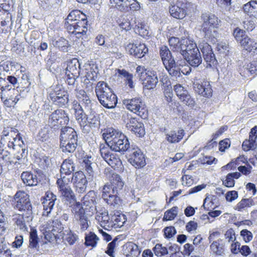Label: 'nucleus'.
<instances>
[{"label": "nucleus", "instance_id": "8", "mask_svg": "<svg viewBox=\"0 0 257 257\" xmlns=\"http://www.w3.org/2000/svg\"><path fill=\"white\" fill-rule=\"evenodd\" d=\"M123 104L127 109L142 118H146L147 117V109L145 102L141 97L125 99L123 100Z\"/></svg>", "mask_w": 257, "mask_h": 257}, {"label": "nucleus", "instance_id": "27", "mask_svg": "<svg viewBox=\"0 0 257 257\" xmlns=\"http://www.w3.org/2000/svg\"><path fill=\"white\" fill-rule=\"evenodd\" d=\"M76 132L71 127L65 126L61 128L60 135V141H70L77 140Z\"/></svg>", "mask_w": 257, "mask_h": 257}, {"label": "nucleus", "instance_id": "6", "mask_svg": "<svg viewBox=\"0 0 257 257\" xmlns=\"http://www.w3.org/2000/svg\"><path fill=\"white\" fill-rule=\"evenodd\" d=\"M160 55L169 74L174 77H179L180 75V67L176 64L169 48L166 46H162L160 49Z\"/></svg>", "mask_w": 257, "mask_h": 257}, {"label": "nucleus", "instance_id": "45", "mask_svg": "<svg viewBox=\"0 0 257 257\" xmlns=\"http://www.w3.org/2000/svg\"><path fill=\"white\" fill-rule=\"evenodd\" d=\"M111 220L113 224L112 228H116L122 226L126 221V218L125 215L118 212L117 214H114L111 216Z\"/></svg>", "mask_w": 257, "mask_h": 257}, {"label": "nucleus", "instance_id": "19", "mask_svg": "<svg viewBox=\"0 0 257 257\" xmlns=\"http://www.w3.org/2000/svg\"><path fill=\"white\" fill-rule=\"evenodd\" d=\"M95 219L104 229L109 230L112 228V220L105 209H102L100 211H97Z\"/></svg>", "mask_w": 257, "mask_h": 257}, {"label": "nucleus", "instance_id": "52", "mask_svg": "<svg viewBox=\"0 0 257 257\" xmlns=\"http://www.w3.org/2000/svg\"><path fill=\"white\" fill-rule=\"evenodd\" d=\"M52 44L54 47H58L63 51H67L68 42L65 39L60 38L52 40Z\"/></svg>", "mask_w": 257, "mask_h": 257}, {"label": "nucleus", "instance_id": "64", "mask_svg": "<svg viewBox=\"0 0 257 257\" xmlns=\"http://www.w3.org/2000/svg\"><path fill=\"white\" fill-rule=\"evenodd\" d=\"M240 235L242 237L245 242H249L253 238L252 233L247 229L242 230L240 231Z\"/></svg>", "mask_w": 257, "mask_h": 257}, {"label": "nucleus", "instance_id": "48", "mask_svg": "<svg viewBox=\"0 0 257 257\" xmlns=\"http://www.w3.org/2000/svg\"><path fill=\"white\" fill-rule=\"evenodd\" d=\"M95 69H97L96 66H93L92 67L89 66L88 68L86 69L87 71L86 72V79L84 80V82H85L86 80H95L97 77L98 73V71L95 70Z\"/></svg>", "mask_w": 257, "mask_h": 257}, {"label": "nucleus", "instance_id": "7", "mask_svg": "<svg viewBox=\"0 0 257 257\" xmlns=\"http://www.w3.org/2000/svg\"><path fill=\"white\" fill-rule=\"evenodd\" d=\"M69 121L68 114L63 109L55 110L49 115L45 125L51 130H57L63 125H67Z\"/></svg>", "mask_w": 257, "mask_h": 257}, {"label": "nucleus", "instance_id": "41", "mask_svg": "<svg viewBox=\"0 0 257 257\" xmlns=\"http://www.w3.org/2000/svg\"><path fill=\"white\" fill-rule=\"evenodd\" d=\"M60 147L64 153H73L77 146V140L74 141L70 140V141H60Z\"/></svg>", "mask_w": 257, "mask_h": 257}, {"label": "nucleus", "instance_id": "51", "mask_svg": "<svg viewBox=\"0 0 257 257\" xmlns=\"http://www.w3.org/2000/svg\"><path fill=\"white\" fill-rule=\"evenodd\" d=\"M11 251L3 238L0 239V257H11Z\"/></svg>", "mask_w": 257, "mask_h": 257}, {"label": "nucleus", "instance_id": "14", "mask_svg": "<svg viewBox=\"0 0 257 257\" xmlns=\"http://www.w3.org/2000/svg\"><path fill=\"white\" fill-rule=\"evenodd\" d=\"M126 117L128 119V121L126 123V127L127 130L138 135L139 137H143L145 133L143 123L139 122L135 117H130L127 113L122 115V118L125 119Z\"/></svg>", "mask_w": 257, "mask_h": 257}, {"label": "nucleus", "instance_id": "26", "mask_svg": "<svg viewBox=\"0 0 257 257\" xmlns=\"http://www.w3.org/2000/svg\"><path fill=\"white\" fill-rule=\"evenodd\" d=\"M146 77L144 79V87L147 89H154L158 82L157 72L148 70L145 73Z\"/></svg>", "mask_w": 257, "mask_h": 257}, {"label": "nucleus", "instance_id": "61", "mask_svg": "<svg viewBox=\"0 0 257 257\" xmlns=\"http://www.w3.org/2000/svg\"><path fill=\"white\" fill-rule=\"evenodd\" d=\"M174 89L178 97L180 98L186 94L187 92V90L185 89L184 87L181 84H176L174 86Z\"/></svg>", "mask_w": 257, "mask_h": 257}, {"label": "nucleus", "instance_id": "46", "mask_svg": "<svg viewBox=\"0 0 257 257\" xmlns=\"http://www.w3.org/2000/svg\"><path fill=\"white\" fill-rule=\"evenodd\" d=\"M240 45L244 49L248 52L257 49V42L256 41L253 39L249 38L248 36L244 41H242Z\"/></svg>", "mask_w": 257, "mask_h": 257}, {"label": "nucleus", "instance_id": "57", "mask_svg": "<svg viewBox=\"0 0 257 257\" xmlns=\"http://www.w3.org/2000/svg\"><path fill=\"white\" fill-rule=\"evenodd\" d=\"M110 149V147L108 145L107 143L106 144H102L100 145V153L104 160L107 159L112 154Z\"/></svg>", "mask_w": 257, "mask_h": 257}, {"label": "nucleus", "instance_id": "54", "mask_svg": "<svg viewBox=\"0 0 257 257\" xmlns=\"http://www.w3.org/2000/svg\"><path fill=\"white\" fill-rule=\"evenodd\" d=\"M153 250L155 254L158 257L164 256L168 253L167 247L163 246L162 244L160 243L156 244Z\"/></svg>", "mask_w": 257, "mask_h": 257}, {"label": "nucleus", "instance_id": "30", "mask_svg": "<svg viewBox=\"0 0 257 257\" xmlns=\"http://www.w3.org/2000/svg\"><path fill=\"white\" fill-rule=\"evenodd\" d=\"M80 66L79 61L76 58L69 61L66 68V75L79 76Z\"/></svg>", "mask_w": 257, "mask_h": 257}, {"label": "nucleus", "instance_id": "24", "mask_svg": "<svg viewBox=\"0 0 257 257\" xmlns=\"http://www.w3.org/2000/svg\"><path fill=\"white\" fill-rule=\"evenodd\" d=\"M50 96L52 101L59 106L65 105L68 102V94L67 92L63 89H59L56 90L54 94Z\"/></svg>", "mask_w": 257, "mask_h": 257}, {"label": "nucleus", "instance_id": "4", "mask_svg": "<svg viewBox=\"0 0 257 257\" xmlns=\"http://www.w3.org/2000/svg\"><path fill=\"white\" fill-rule=\"evenodd\" d=\"M201 32L204 39L214 44L219 37L218 28L220 20L215 15L211 13H204L201 16Z\"/></svg>", "mask_w": 257, "mask_h": 257}, {"label": "nucleus", "instance_id": "40", "mask_svg": "<svg viewBox=\"0 0 257 257\" xmlns=\"http://www.w3.org/2000/svg\"><path fill=\"white\" fill-rule=\"evenodd\" d=\"M254 203L251 198L242 199L234 207V209L239 212H243L253 205Z\"/></svg>", "mask_w": 257, "mask_h": 257}, {"label": "nucleus", "instance_id": "9", "mask_svg": "<svg viewBox=\"0 0 257 257\" xmlns=\"http://www.w3.org/2000/svg\"><path fill=\"white\" fill-rule=\"evenodd\" d=\"M13 202L15 208L32 214V207L29 196L25 191H18L14 196Z\"/></svg>", "mask_w": 257, "mask_h": 257}, {"label": "nucleus", "instance_id": "18", "mask_svg": "<svg viewBox=\"0 0 257 257\" xmlns=\"http://www.w3.org/2000/svg\"><path fill=\"white\" fill-rule=\"evenodd\" d=\"M96 195L94 191H89L85 195L82 200V205L85 212H89L93 213L96 211Z\"/></svg>", "mask_w": 257, "mask_h": 257}, {"label": "nucleus", "instance_id": "3", "mask_svg": "<svg viewBox=\"0 0 257 257\" xmlns=\"http://www.w3.org/2000/svg\"><path fill=\"white\" fill-rule=\"evenodd\" d=\"M103 137L112 151L126 152L131 147L128 138L121 132L113 128H108L103 134Z\"/></svg>", "mask_w": 257, "mask_h": 257}, {"label": "nucleus", "instance_id": "33", "mask_svg": "<svg viewBox=\"0 0 257 257\" xmlns=\"http://www.w3.org/2000/svg\"><path fill=\"white\" fill-rule=\"evenodd\" d=\"M21 178L24 183L28 186H36L38 183L37 175L29 172H24L21 174Z\"/></svg>", "mask_w": 257, "mask_h": 257}, {"label": "nucleus", "instance_id": "22", "mask_svg": "<svg viewBox=\"0 0 257 257\" xmlns=\"http://www.w3.org/2000/svg\"><path fill=\"white\" fill-rule=\"evenodd\" d=\"M23 214H16L13 216V220L15 223L23 231L27 230V223L32 219V214H29L25 212Z\"/></svg>", "mask_w": 257, "mask_h": 257}, {"label": "nucleus", "instance_id": "43", "mask_svg": "<svg viewBox=\"0 0 257 257\" xmlns=\"http://www.w3.org/2000/svg\"><path fill=\"white\" fill-rule=\"evenodd\" d=\"M39 248V238L36 229L32 228L30 233L29 249H35L38 250Z\"/></svg>", "mask_w": 257, "mask_h": 257}, {"label": "nucleus", "instance_id": "15", "mask_svg": "<svg viewBox=\"0 0 257 257\" xmlns=\"http://www.w3.org/2000/svg\"><path fill=\"white\" fill-rule=\"evenodd\" d=\"M117 194L112 193L110 188L107 185H104L103 188L102 197L108 204L117 208L121 204V199L117 196Z\"/></svg>", "mask_w": 257, "mask_h": 257}, {"label": "nucleus", "instance_id": "37", "mask_svg": "<svg viewBox=\"0 0 257 257\" xmlns=\"http://www.w3.org/2000/svg\"><path fill=\"white\" fill-rule=\"evenodd\" d=\"M243 9L247 15L255 17L257 15V1H250L243 6Z\"/></svg>", "mask_w": 257, "mask_h": 257}, {"label": "nucleus", "instance_id": "38", "mask_svg": "<svg viewBox=\"0 0 257 257\" xmlns=\"http://www.w3.org/2000/svg\"><path fill=\"white\" fill-rule=\"evenodd\" d=\"M118 76L123 80L125 83L130 88L134 87L133 84V75L124 69H117Z\"/></svg>", "mask_w": 257, "mask_h": 257}, {"label": "nucleus", "instance_id": "12", "mask_svg": "<svg viewBox=\"0 0 257 257\" xmlns=\"http://www.w3.org/2000/svg\"><path fill=\"white\" fill-rule=\"evenodd\" d=\"M1 95V99L8 107L14 106L21 98L19 90L15 88L9 87Z\"/></svg>", "mask_w": 257, "mask_h": 257}, {"label": "nucleus", "instance_id": "53", "mask_svg": "<svg viewBox=\"0 0 257 257\" xmlns=\"http://www.w3.org/2000/svg\"><path fill=\"white\" fill-rule=\"evenodd\" d=\"M169 43L172 51L178 53L181 46L182 40H179L178 38L171 37L169 40Z\"/></svg>", "mask_w": 257, "mask_h": 257}, {"label": "nucleus", "instance_id": "31", "mask_svg": "<svg viewBox=\"0 0 257 257\" xmlns=\"http://www.w3.org/2000/svg\"><path fill=\"white\" fill-rule=\"evenodd\" d=\"M184 135L185 132L183 129H179L177 132L171 131L166 133V139L170 143L175 144L179 142L183 139Z\"/></svg>", "mask_w": 257, "mask_h": 257}, {"label": "nucleus", "instance_id": "50", "mask_svg": "<svg viewBox=\"0 0 257 257\" xmlns=\"http://www.w3.org/2000/svg\"><path fill=\"white\" fill-rule=\"evenodd\" d=\"M233 36L235 40L240 44L242 43V41H244L245 38L247 36L245 31L238 27L234 29Z\"/></svg>", "mask_w": 257, "mask_h": 257}, {"label": "nucleus", "instance_id": "23", "mask_svg": "<svg viewBox=\"0 0 257 257\" xmlns=\"http://www.w3.org/2000/svg\"><path fill=\"white\" fill-rule=\"evenodd\" d=\"M87 113L86 118L85 119V123L82 126L83 131L85 127H93L95 128L99 125V115L93 110L90 109L86 111Z\"/></svg>", "mask_w": 257, "mask_h": 257}, {"label": "nucleus", "instance_id": "56", "mask_svg": "<svg viewBox=\"0 0 257 257\" xmlns=\"http://www.w3.org/2000/svg\"><path fill=\"white\" fill-rule=\"evenodd\" d=\"M65 175L61 174V178L57 181V184L59 187L69 186L68 184L72 182V177Z\"/></svg>", "mask_w": 257, "mask_h": 257}, {"label": "nucleus", "instance_id": "35", "mask_svg": "<svg viewBox=\"0 0 257 257\" xmlns=\"http://www.w3.org/2000/svg\"><path fill=\"white\" fill-rule=\"evenodd\" d=\"M74 169L75 166L72 160L66 159L61 164L60 173L61 174L69 176L74 172Z\"/></svg>", "mask_w": 257, "mask_h": 257}, {"label": "nucleus", "instance_id": "29", "mask_svg": "<svg viewBox=\"0 0 257 257\" xmlns=\"http://www.w3.org/2000/svg\"><path fill=\"white\" fill-rule=\"evenodd\" d=\"M192 67H197L201 64L202 59L199 49H195L192 53L183 57Z\"/></svg>", "mask_w": 257, "mask_h": 257}, {"label": "nucleus", "instance_id": "17", "mask_svg": "<svg viewBox=\"0 0 257 257\" xmlns=\"http://www.w3.org/2000/svg\"><path fill=\"white\" fill-rule=\"evenodd\" d=\"M51 222L50 221L43 224L40 228V230L42 232L44 235L45 239L47 241L45 242V243L50 242L53 244H56L57 243L58 239H59V237L57 236V235H55L54 233L56 231V229L54 226L50 225Z\"/></svg>", "mask_w": 257, "mask_h": 257}, {"label": "nucleus", "instance_id": "55", "mask_svg": "<svg viewBox=\"0 0 257 257\" xmlns=\"http://www.w3.org/2000/svg\"><path fill=\"white\" fill-rule=\"evenodd\" d=\"M210 249L212 251L218 255H222L224 254L223 245L218 241H214L210 245Z\"/></svg>", "mask_w": 257, "mask_h": 257}, {"label": "nucleus", "instance_id": "49", "mask_svg": "<svg viewBox=\"0 0 257 257\" xmlns=\"http://www.w3.org/2000/svg\"><path fill=\"white\" fill-rule=\"evenodd\" d=\"M85 244L86 246H91L95 247L96 245L99 238L93 232H89L86 234L85 237Z\"/></svg>", "mask_w": 257, "mask_h": 257}, {"label": "nucleus", "instance_id": "10", "mask_svg": "<svg viewBox=\"0 0 257 257\" xmlns=\"http://www.w3.org/2000/svg\"><path fill=\"white\" fill-rule=\"evenodd\" d=\"M128 162L136 168H140L146 164L145 156L141 150L134 144L126 152Z\"/></svg>", "mask_w": 257, "mask_h": 257}, {"label": "nucleus", "instance_id": "11", "mask_svg": "<svg viewBox=\"0 0 257 257\" xmlns=\"http://www.w3.org/2000/svg\"><path fill=\"white\" fill-rule=\"evenodd\" d=\"M70 207L71 211L74 215V218L78 221L81 230L82 231L86 230L89 227V220L81 203L75 202L71 204Z\"/></svg>", "mask_w": 257, "mask_h": 257}, {"label": "nucleus", "instance_id": "21", "mask_svg": "<svg viewBox=\"0 0 257 257\" xmlns=\"http://www.w3.org/2000/svg\"><path fill=\"white\" fill-rule=\"evenodd\" d=\"M127 49L130 55L138 58H142L148 51L146 46L141 43L129 44L127 46Z\"/></svg>", "mask_w": 257, "mask_h": 257}, {"label": "nucleus", "instance_id": "32", "mask_svg": "<svg viewBox=\"0 0 257 257\" xmlns=\"http://www.w3.org/2000/svg\"><path fill=\"white\" fill-rule=\"evenodd\" d=\"M123 185L124 183L120 176L117 174H113L110 183H107L105 185H107L110 188V191L112 192V193H118V190L122 189Z\"/></svg>", "mask_w": 257, "mask_h": 257}, {"label": "nucleus", "instance_id": "20", "mask_svg": "<svg viewBox=\"0 0 257 257\" xmlns=\"http://www.w3.org/2000/svg\"><path fill=\"white\" fill-rule=\"evenodd\" d=\"M56 200L57 196L53 193L50 191L46 192L42 202L44 207L43 216L49 215L54 206Z\"/></svg>", "mask_w": 257, "mask_h": 257}, {"label": "nucleus", "instance_id": "13", "mask_svg": "<svg viewBox=\"0 0 257 257\" xmlns=\"http://www.w3.org/2000/svg\"><path fill=\"white\" fill-rule=\"evenodd\" d=\"M199 47L202 53L204 60L206 62V67H211L212 65H216L217 60L211 46L208 43L203 41L199 44Z\"/></svg>", "mask_w": 257, "mask_h": 257}, {"label": "nucleus", "instance_id": "5", "mask_svg": "<svg viewBox=\"0 0 257 257\" xmlns=\"http://www.w3.org/2000/svg\"><path fill=\"white\" fill-rule=\"evenodd\" d=\"M95 91L99 102L104 107L107 108H113L115 107L117 102V97L106 83L98 82Z\"/></svg>", "mask_w": 257, "mask_h": 257}, {"label": "nucleus", "instance_id": "44", "mask_svg": "<svg viewBox=\"0 0 257 257\" xmlns=\"http://www.w3.org/2000/svg\"><path fill=\"white\" fill-rule=\"evenodd\" d=\"M74 109L75 112L76 119L80 124L81 127L85 123V119L86 118L87 113L84 112L82 107L79 104L74 105Z\"/></svg>", "mask_w": 257, "mask_h": 257}, {"label": "nucleus", "instance_id": "16", "mask_svg": "<svg viewBox=\"0 0 257 257\" xmlns=\"http://www.w3.org/2000/svg\"><path fill=\"white\" fill-rule=\"evenodd\" d=\"M75 191L78 193H83L86 191L87 180L86 177L81 171L74 173L72 177Z\"/></svg>", "mask_w": 257, "mask_h": 257}, {"label": "nucleus", "instance_id": "60", "mask_svg": "<svg viewBox=\"0 0 257 257\" xmlns=\"http://www.w3.org/2000/svg\"><path fill=\"white\" fill-rule=\"evenodd\" d=\"M177 207H174L167 211L164 214V220H171L174 219L177 214Z\"/></svg>", "mask_w": 257, "mask_h": 257}, {"label": "nucleus", "instance_id": "34", "mask_svg": "<svg viewBox=\"0 0 257 257\" xmlns=\"http://www.w3.org/2000/svg\"><path fill=\"white\" fill-rule=\"evenodd\" d=\"M85 170L87 176L88 181H93L95 178L94 171L93 170L91 157L84 158L83 160Z\"/></svg>", "mask_w": 257, "mask_h": 257}, {"label": "nucleus", "instance_id": "2", "mask_svg": "<svg viewBox=\"0 0 257 257\" xmlns=\"http://www.w3.org/2000/svg\"><path fill=\"white\" fill-rule=\"evenodd\" d=\"M87 21L85 15H82L78 10L71 12L65 22V26L68 32L80 38L86 35L87 31Z\"/></svg>", "mask_w": 257, "mask_h": 257}, {"label": "nucleus", "instance_id": "47", "mask_svg": "<svg viewBox=\"0 0 257 257\" xmlns=\"http://www.w3.org/2000/svg\"><path fill=\"white\" fill-rule=\"evenodd\" d=\"M104 160L109 166L114 169L118 168L121 164L119 158L116 154L113 153L110 155V156Z\"/></svg>", "mask_w": 257, "mask_h": 257}, {"label": "nucleus", "instance_id": "42", "mask_svg": "<svg viewBox=\"0 0 257 257\" xmlns=\"http://www.w3.org/2000/svg\"><path fill=\"white\" fill-rule=\"evenodd\" d=\"M135 31L136 33L139 34L140 36L145 37L149 34L148 30V26L142 20H137L135 21Z\"/></svg>", "mask_w": 257, "mask_h": 257}, {"label": "nucleus", "instance_id": "1", "mask_svg": "<svg viewBox=\"0 0 257 257\" xmlns=\"http://www.w3.org/2000/svg\"><path fill=\"white\" fill-rule=\"evenodd\" d=\"M2 134L1 144L16 151L7 165L20 164L27 152L18 130L14 127H4Z\"/></svg>", "mask_w": 257, "mask_h": 257}, {"label": "nucleus", "instance_id": "63", "mask_svg": "<svg viewBox=\"0 0 257 257\" xmlns=\"http://www.w3.org/2000/svg\"><path fill=\"white\" fill-rule=\"evenodd\" d=\"M51 128L46 126L39 132V136L42 141L47 140L50 137V131Z\"/></svg>", "mask_w": 257, "mask_h": 257}, {"label": "nucleus", "instance_id": "36", "mask_svg": "<svg viewBox=\"0 0 257 257\" xmlns=\"http://www.w3.org/2000/svg\"><path fill=\"white\" fill-rule=\"evenodd\" d=\"M59 191L61 192V195L66 198V200L70 201V203L73 202L74 204L76 201V197L75 194L71 188L69 186L59 187Z\"/></svg>", "mask_w": 257, "mask_h": 257}, {"label": "nucleus", "instance_id": "28", "mask_svg": "<svg viewBox=\"0 0 257 257\" xmlns=\"http://www.w3.org/2000/svg\"><path fill=\"white\" fill-rule=\"evenodd\" d=\"M193 85L195 91L198 94L206 97L211 96L212 89L208 82H205L202 84L194 82Z\"/></svg>", "mask_w": 257, "mask_h": 257}, {"label": "nucleus", "instance_id": "59", "mask_svg": "<svg viewBox=\"0 0 257 257\" xmlns=\"http://www.w3.org/2000/svg\"><path fill=\"white\" fill-rule=\"evenodd\" d=\"M65 239L70 245H73L78 239V236L71 231H69L66 235Z\"/></svg>", "mask_w": 257, "mask_h": 257}, {"label": "nucleus", "instance_id": "39", "mask_svg": "<svg viewBox=\"0 0 257 257\" xmlns=\"http://www.w3.org/2000/svg\"><path fill=\"white\" fill-rule=\"evenodd\" d=\"M169 12L171 16L178 19H182L186 15V10L179 8L175 5L170 7Z\"/></svg>", "mask_w": 257, "mask_h": 257}, {"label": "nucleus", "instance_id": "25", "mask_svg": "<svg viewBox=\"0 0 257 257\" xmlns=\"http://www.w3.org/2000/svg\"><path fill=\"white\" fill-rule=\"evenodd\" d=\"M195 49H199L195 43L188 39H183L178 54L183 58L192 53Z\"/></svg>", "mask_w": 257, "mask_h": 257}, {"label": "nucleus", "instance_id": "58", "mask_svg": "<svg viewBox=\"0 0 257 257\" xmlns=\"http://www.w3.org/2000/svg\"><path fill=\"white\" fill-rule=\"evenodd\" d=\"M186 105L190 107H193L195 105V100L194 98H192L190 95L187 92L183 96L179 98Z\"/></svg>", "mask_w": 257, "mask_h": 257}, {"label": "nucleus", "instance_id": "62", "mask_svg": "<svg viewBox=\"0 0 257 257\" xmlns=\"http://www.w3.org/2000/svg\"><path fill=\"white\" fill-rule=\"evenodd\" d=\"M256 145L255 143L251 141L250 139L244 141L242 145V149L245 151H248L250 149H255Z\"/></svg>", "mask_w": 257, "mask_h": 257}]
</instances>
